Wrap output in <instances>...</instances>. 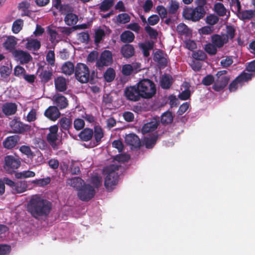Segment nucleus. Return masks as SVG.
<instances>
[{
    "instance_id": "f257e3e1",
    "label": "nucleus",
    "mask_w": 255,
    "mask_h": 255,
    "mask_svg": "<svg viewBox=\"0 0 255 255\" xmlns=\"http://www.w3.org/2000/svg\"><path fill=\"white\" fill-rule=\"evenodd\" d=\"M156 92L154 82L149 79H143L136 85L126 87L124 96H154Z\"/></svg>"
},
{
    "instance_id": "de8ad7c7",
    "label": "nucleus",
    "mask_w": 255,
    "mask_h": 255,
    "mask_svg": "<svg viewBox=\"0 0 255 255\" xmlns=\"http://www.w3.org/2000/svg\"><path fill=\"white\" fill-rule=\"evenodd\" d=\"M46 60L51 66H53L54 65L55 59L54 51L50 50L48 52L46 56Z\"/></svg>"
},
{
    "instance_id": "0e129e2a",
    "label": "nucleus",
    "mask_w": 255,
    "mask_h": 255,
    "mask_svg": "<svg viewBox=\"0 0 255 255\" xmlns=\"http://www.w3.org/2000/svg\"><path fill=\"white\" fill-rule=\"evenodd\" d=\"M233 63V59L230 56H227L225 59H222L220 62L221 66L225 68L229 67Z\"/></svg>"
},
{
    "instance_id": "6ab92c4d",
    "label": "nucleus",
    "mask_w": 255,
    "mask_h": 255,
    "mask_svg": "<svg viewBox=\"0 0 255 255\" xmlns=\"http://www.w3.org/2000/svg\"><path fill=\"white\" fill-rule=\"evenodd\" d=\"M104 136V132L101 127L96 126L94 128V137L96 140V142L91 144L88 147H93L96 146L101 141V139Z\"/></svg>"
},
{
    "instance_id": "4be33fe9",
    "label": "nucleus",
    "mask_w": 255,
    "mask_h": 255,
    "mask_svg": "<svg viewBox=\"0 0 255 255\" xmlns=\"http://www.w3.org/2000/svg\"><path fill=\"white\" fill-rule=\"evenodd\" d=\"M19 140L17 135H12L7 137L3 142L4 147L10 149L13 147Z\"/></svg>"
},
{
    "instance_id": "ea45409f",
    "label": "nucleus",
    "mask_w": 255,
    "mask_h": 255,
    "mask_svg": "<svg viewBox=\"0 0 255 255\" xmlns=\"http://www.w3.org/2000/svg\"><path fill=\"white\" fill-rule=\"evenodd\" d=\"M35 175L34 172L30 170H25L17 173L15 176L17 178H27L33 177Z\"/></svg>"
},
{
    "instance_id": "aec40b11",
    "label": "nucleus",
    "mask_w": 255,
    "mask_h": 255,
    "mask_svg": "<svg viewBox=\"0 0 255 255\" xmlns=\"http://www.w3.org/2000/svg\"><path fill=\"white\" fill-rule=\"evenodd\" d=\"M41 47L40 42L37 39H27L25 48L29 50L37 51Z\"/></svg>"
},
{
    "instance_id": "a211bd4d",
    "label": "nucleus",
    "mask_w": 255,
    "mask_h": 255,
    "mask_svg": "<svg viewBox=\"0 0 255 255\" xmlns=\"http://www.w3.org/2000/svg\"><path fill=\"white\" fill-rule=\"evenodd\" d=\"M55 89L57 91L63 92L67 89L66 79L63 77H58L54 80Z\"/></svg>"
},
{
    "instance_id": "c85d7f7f",
    "label": "nucleus",
    "mask_w": 255,
    "mask_h": 255,
    "mask_svg": "<svg viewBox=\"0 0 255 255\" xmlns=\"http://www.w3.org/2000/svg\"><path fill=\"white\" fill-rule=\"evenodd\" d=\"M173 120V114L167 111L164 112L161 117V122L162 124L168 125L172 123Z\"/></svg>"
},
{
    "instance_id": "8fccbe9b",
    "label": "nucleus",
    "mask_w": 255,
    "mask_h": 255,
    "mask_svg": "<svg viewBox=\"0 0 255 255\" xmlns=\"http://www.w3.org/2000/svg\"><path fill=\"white\" fill-rule=\"evenodd\" d=\"M177 31L180 34H188L189 29L188 26L184 23H180L177 26Z\"/></svg>"
},
{
    "instance_id": "72a5a7b5",
    "label": "nucleus",
    "mask_w": 255,
    "mask_h": 255,
    "mask_svg": "<svg viewBox=\"0 0 255 255\" xmlns=\"http://www.w3.org/2000/svg\"><path fill=\"white\" fill-rule=\"evenodd\" d=\"M55 104L61 109L65 108L68 103L65 97H54Z\"/></svg>"
},
{
    "instance_id": "6e6d98bb",
    "label": "nucleus",
    "mask_w": 255,
    "mask_h": 255,
    "mask_svg": "<svg viewBox=\"0 0 255 255\" xmlns=\"http://www.w3.org/2000/svg\"><path fill=\"white\" fill-rule=\"evenodd\" d=\"M159 16L157 14H152L147 18V22L150 25H155L159 21Z\"/></svg>"
},
{
    "instance_id": "37998d69",
    "label": "nucleus",
    "mask_w": 255,
    "mask_h": 255,
    "mask_svg": "<svg viewBox=\"0 0 255 255\" xmlns=\"http://www.w3.org/2000/svg\"><path fill=\"white\" fill-rule=\"evenodd\" d=\"M205 51L210 55H214L217 52V47L212 43H208L205 45Z\"/></svg>"
},
{
    "instance_id": "cd10ccee",
    "label": "nucleus",
    "mask_w": 255,
    "mask_h": 255,
    "mask_svg": "<svg viewBox=\"0 0 255 255\" xmlns=\"http://www.w3.org/2000/svg\"><path fill=\"white\" fill-rule=\"evenodd\" d=\"M78 20V16L72 13H67L64 18L66 24L69 26L76 24Z\"/></svg>"
},
{
    "instance_id": "412c9836",
    "label": "nucleus",
    "mask_w": 255,
    "mask_h": 255,
    "mask_svg": "<svg viewBox=\"0 0 255 255\" xmlns=\"http://www.w3.org/2000/svg\"><path fill=\"white\" fill-rule=\"evenodd\" d=\"M158 125V122L156 119H153L150 122L144 125L142 128L143 133H148L155 130Z\"/></svg>"
},
{
    "instance_id": "a18cd8bd",
    "label": "nucleus",
    "mask_w": 255,
    "mask_h": 255,
    "mask_svg": "<svg viewBox=\"0 0 255 255\" xmlns=\"http://www.w3.org/2000/svg\"><path fill=\"white\" fill-rule=\"evenodd\" d=\"M192 57L195 60L199 61H204L207 57L206 53L202 50H198L193 52Z\"/></svg>"
},
{
    "instance_id": "603ef678",
    "label": "nucleus",
    "mask_w": 255,
    "mask_h": 255,
    "mask_svg": "<svg viewBox=\"0 0 255 255\" xmlns=\"http://www.w3.org/2000/svg\"><path fill=\"white\" fill-rule=\"evenodd\" d=\"M133 71V68L130 64H125L122 67V73L125 76H129Z\"/></svg>"
},
{
    "instance_id": "2f4dec72",
    "label": "nucleus",
    "mask_w": 255,
    "mask_h": 255,
    "mask_svg": "<svg viewBox=\"0 0 255 255\" xmlns=\"http://www.w3.org/2000/svg\"><path fill=\"white\" fill-rule=\"evenodd\" d=\"M252 76L253 75L252 74L243 71L235 79L238 81V83H240V85H242L243 83L248 82L251 80Z\"/></svg>"
},
{
    "instance_id": "39448f33",
    "label": "nucleus",
    "mask_w": 255,
    "mask_h": 255,
    "mask_svg": "<svg viewBox=\"0 0 255 255\" xmlns=\"http://www.w3.org/2000/svg\"><path fill=\"white\" fill-rule=\"evenodd\" d=\"M118 169V165H113L107 168L104 172L107 174L105 185L108 190H113L117 184L118 176L116 171Z\"/></svg>"
},
{
    "instance_id": "20e7f679",
    "label": "nucleus",
    "mask_w": 255,
    "mask_h": 255,
    "mask_svg": "<svg viewBox=\"0 0 255 255\" xmlns=\"http://www.w3.org/2000/svg\"><path fill=\"white\" fill-rule=\"evenodd\" d=\"M206 13V11L202 10L200 7H185L183 10L182 15L187 20L197 22L202 19Z\"/></svg>"
},
{
    "instance_id": "338daca9",
    "label": "nucleus",
    "mask_w": 255,
    "mask_h": 255,
    "mask_svg": "<svg viewBox=\"0 0 255 255\" xmlns=\"http://www.w3.org/2000/svg\"><path fill=\"white\" fill-rule=\"evenodd\" d=\"M153 6L152 0H146L143 5V8L145 13L149 12Z\"/></svg>"
},
{
    "instance_id": "7ed1b4c3",
    "label": "nucleus",
    "mask_w": 255,
    "mask_h": 255,
    "mask_svg": "<svg viewBox=\"0 0 255 255\" xmlns=\"http://www.w3.org/2000/svg\"><path fill=\"white\" fill-rule=\"evenodd\" d=\"M101 178L95 175L92 177L90 183H83L78 190V196L82 201H88L92 199L95 195V188L101 183Z\"/></svg>"
},
{
    "instance_id": "7c9ffc66",
    "label": "nucleus",
    "mask_w": 255,
    "mask_h": 255,
    "mask_svg": "<svg viewBox=\"0 0 255 255\" xmlns=\"http://www.w3.org/2000/svg\"><path fill=\"white\" fill-rule=\"evenodd\" d=\"M93 131L90 128H85L79 133V137L84 141H88L93 136Z\"/></svg>"
},
{
    "instance_id": "9b49d317",
    "label": "nucleus",
    "mask_w": 255,
    "mask_h": 255,
    "mask_svg": "<svg viewBox=\"0 0 255 255\" xmlns=\"http://www.w3.org/2000/svg\"><path fill=\"white\" fill-rule=\"evenodd\" d=\"M38 76L39 78L40 82L43 84H45L51 80L53 76L52 70L50 68L47 69L42 68L39 70Z\"/></svg>"
},
{
    "instance_id": "e433bc0d",
    "label": "nucleus",
    "mask_w": 255,
    "mask_h": 255,
    "mask_svg": "<svg viewBox=\"0 0 255 255\" xmlns=\"http://www.w3.org/2000/svg\"><path fill=\"white\" fill-rule=\"evenodd\" d=\"M214 11L216 13L221 16H224L226 14V9L224 4L220 2L215 4L214 7Z\"/></svg>"
},
{
    "instance_id": "4468645a",
    "label": "nucleus",
    "mask_w": 255,
    "mask_h": 255,
    "mask_svg": "<svg viewBox=\"0 0 255 255\" xmlns=\"http://www.w3.org/2000/svg\"><path fill=\"white\" fill-rule=\"evenodd\" d=\"M44 115L50 120L55 121L60 117L61 114L55 106H50L45 111Z\"/></svg>"
},
{
    "instance_id": "2eb2a0df",
    "label": "nucleus",
    "mask_w": 255,
    "mask_h": 255,
    "mask_svg": "<svg viewBox=\"0 0 255 255\" xmlns=\"http://www.w3.org/2000/svg\"><path fill=\"white\" fill-rule=\"evenodd\" d=\"M17 45L16 39L14 36H9L3 43V47L8 51L13 53L16 50L15 47Z\"/></svg>"
},
{
    "instance_id": "393cba45",
    "label": "nucleus",
    "mask_w": 255,
    "mask_h": 255,
    "mask_svg": "<svg viewBox=\"0 0 255 255\" xmlns=\"http://www.w3.org/2000/svg\"><path fill=\"white\" fill-rule=\"evenodd\" d=\"M172 77L166 74H164L161 77V79L160 80V86L163 89H168L171 86L172 82Z\"/></svg>"
},
{
    "instance_id": "ddd939ff",
    "label": "nucleus",
    "mask_w": 255,
    "mask_h": 255,
    "mask_svg": "<svg viewBox=\"0 0 255 255\" xmlns=\"http://www.w3.org/2000/svg\"><path fill=\"white\" fill-rule=\"evenodd\" d=\"M211 42L217 48H220L224 46V44L227 43L228 39L225 37L223 35L214 34L211 36Z\"/></svg>"
},
{
    "instance_id": "a19ab883",
    "label": "nucleus",
    "mask_w": 255,
    "mask_h": 255,
    "mask_svg": "<svg viewBox=\"0 0 255 255\" xmlns=\"http://www.w3.org/2000/svg\"><path fill=\"white\" fill-rule=\"evenodd\" d=\"M235 29L233 26L227 25L226 26V33L223 34L225 37L227 38L228 42L229 39H232L235 36Z\"/></svg>"
},
{
    "instance_id": "6e6552de",
    "label": "nucleus",
    "mask_w": 255,
    "mask_h": 255,
    "mask_svg": "<svg viewBox=\"0 0 255 255\" xmlns=\"http://www.w3.org/2000/svg\"><path fill=\"white\" fill-rule=\"evenodd\" d=\"M4 169L8 173H11L20 165L19 159L12 155H8L4 159Z\"/></svg>"
},
{
    "instance_id": "3c124183",
    "label": "nucleus",
    "mask_w": 255,
    "mask_h": 255,
    "mask_svg": "<svg viewBox=\"0 0 255 255\" xmlns=\"http://www.w3.org/2000/svg\"><path fill=\"white\" fill-rule=\"evenodd\" d=\"M59 124L61 127L66 130H68L71 125L70 120L67 118H62L59 122Z\"/></svg>"
},
{
    "instance_id": "9d476101",
    "label": "nucleus",
    "mask_w": 255,
    "mask_h": 255,
    "mask_svg": "<svg viewBox=\"0 0 255 255\" xmlns=\"http://www.w3.org/2000/svg\"><path fill=\"white\" fill-rule=\"evenodd\" d=\"M58 127L57 125L51 126L49 128V133L47 135V139L53 148H56L60 141L58 139L57 132Z\"/></svg>"
},
{
    "instance_id": "864d4df0",
    "label": "nucleus",
    "mask_w": 255,
    "mask_h": 255,
    "mask_svg": "<svg viewBox=\"0 0 255 255\" xmlns=\"http://www.w3.org/2000/svg\"><path fill=\"white\" fill-rule=\"evenodd\" d=\"M145 30L149 35L150 38H156L158 33L156 29L150 27L149 25H147L145 27Z\"/></svg>"
},
{
    "instance_id": "09e8293b",
    "label": "nucleus",
    "mask_w": 255,
    "mask_h": 255,
    "mask_svg": "<svg viewBox=\"0 0 255 255\" xmlns=\"http://www.w3.org/2000/svg\"><path fill=\"white\" fill-rule=\"evenodd\" d=\"M139 47L142 50L144 56L145 57H148L149 55V50L152 48V45L150 43L148 44L140 43Z\"/></svg>"
},
{
    "instance_id": "4c0bfd02",
    "label": "nucleus",
    "mask_w": 255,
    "mask_h": 255,
    "mask_svg": "<svg viewBox=\"0 0 255 255\" xmlns=\"http://www.w3.org/2000/svg\"><path fill=\"white\" fill-rule=\"evenodd\" d=\"M179 8V3L175 0H171L169 3L168 12L171 15L176 14Z\"/></svg>"
},
{
    "instance_id": "473e14b6",
    "label": "nucleus",
    "mask_w": 255,
    "mask_h": 255,
    "mask_svg": "<svg viewBox=\"0 0 255 255\" xmlns=\"http://www.w3.org/2000/svg\"><path fill=\"white\" fill-rule=\"evenodd\" d=\"M252 76L253 75L252 74L243 71L235 79L238 81V83H240V85H242L243 83L248 82L251 80Z\"/></svg>"
},
{
    "instance_id": "5fc2aeb1",
    "label": "nucleus",
    "mask_w": 255,
    "mask_h": 255,
    "mask_svg": "<svg viewBox=\"0 0 255 255\" xmlns=\"http://www.w3.org/2000/svg\"><path fill=\"white\" fill-rule=\"evenodd\" d=\"M218 17L214 14H210L207 16L206 18V23L211 25H215L218 22Z\"/></svg>"
},
{
    "instance_id": "f8f14e48",
    "label": "nucleus",
    "mask_w": 255,
    "mask_h": 255,
    "mask_svg": "<svg viewBox=\"0 0 255 255\" xmlns=\"http://www.w3.org/2000/svg\"><path fill=\"white\" fill-rule=\"evenodd\" d=\"M13 55L18 59L22 64H27L32 59L30 54L21 50H16L14 51Z\"/></svg>"
},
{
    "instance_id": "79ce46f5",
    "label": "nucleus",
    "mask_w": 255,
    "mask_h": 255,
    "mask_svg": "<svg viewBox=\"0 0 255 255\" xmlns=\"http://www.w3.org/2000/svg\"><path fill=\"white\" fill-rule=\"evenodd\" d=\"M130 17L127 13L119 14L117 16V21L119 23L126 24L129 22Z\"/></svg>"
},
{
    "instance_id": "bb28decb",
    "label": "nucleus",
    "mask_w": 255,
    "mask_h": 255,
    "mask_svg": "<svg viewBox=\"0 0 255 255\" xmlns=\"http://www.w3.org/2000/svg\"><path fill=\"white\" fill-rule=\"evenodd\" d=\"M83 182V180L79 177H74L71 179H69L67 181L68 185L76 188L78 190L79 188L82 186Z\"/></svg>"
},
{
    "instance_id": "680f3d73",
    "label": "nucleus",
    "mask_w": 255,
    "mask_h": 255,
    "mask_svg": "<svg viewBox=\"0 0 255 255\" xmlns=\"http://www.w3.org/2000/svg\"><path fill=\"white\" fill-rule=\"evenodd\" d=\"M90 36L87 32H81L79 34L78 39L82 43H88Z\"/></svg>"
},
{
    "instance_id": "c756f323",
    "label": "nucleus",
    "mask_w": 255,
    "mask_h": 255,
    "mask_svg": "<svg viewBox=\"0 0 255 255\" xmlns=\"http://www.w3.org/2000/svg\"><path fill=\"white\" fill-rule=\"evenodd\" d=\"M114 0H104L100 3L99 9L103 12L108 11L114 6Z\"/></svg>"
},
{
    "instance_id": "0eeeda50",
    "label": "nucleus",
    "mask_w": 255,
    "mask_h": 255,
    "mask_svg": "<svg viewBox=\"0 0 255 255\" xmlns=\"http://www.w3.org/2000/svg\"><path fill=\"white\" fill-rule=\"evenodd\" d=\"M112 52L107 50L103 51L98 59L96 61V66L99 70H102L104 66H108L113 63Z\"/></svg>"
},
{
    "instance_id": "a878e982",
    "label": "nucleus",
    "mask_w": 255,
    "mask_h": 255,
    "mask_svg": "<svg viewBox=\"0 0 255 255\" xmlns=\"http://www.w3.org/2000/svg\"><path fill=\"white\" fill-rule=\"evenodd\" d=\"M17 109L16 106L14 103H6L3 105L2 111L6 115H11L14 114Z\"/></svg>"
},
{
    "instance_id": "423d86ee",
    "label": "nucleus",
    "mask_w": 255,
    "mask_h": 255,
    "mask_svg": "<svg viewBox=\"0 0 255 255\" xmlns=\"http://www.w3.org/2000/svg\"><path fill=\"white\" fill-rule=\"evenodd\" d=\"M90 71L88 67L85 64L78 63L75 69L76 79L81 83H86L89 80Z\"/></svg>"
},
{
    "instance_id": "774afa93",
    "label": "nucleus",
    "mask_w": 255,
    "mask_h": 255,
    "mask_svg": "<svg viewBox=\"0 0 255 255\" xmlns=\"http://www.w3.org/2000/svg\"><path fill=\"white\" fill-rule=\"evenodd\" d=\"M25 73L24 68L20 66H17L14 68V74L16 76H23Z\"/></svg>"
},
{
    "instance_id": "dca6fc26",
    "label": "nucleus",
    "mask_w": 255,
    "mask_h": 255,
    "mask_svg": "<svg viewBox=\"0 0 255 255\" xmlns=\"http://www.w3.org/2000/svg\"><path fill=\"white\" fill-rule=\"evenodd\" d=\"M121 53L124 58H129L134 56L135 48L132 45L126 44L121 47Z\"/></svg>"
},
{
    "instance_id": "1a4fd4ad",
    "label": "nucleus",
    "mask_w": 255,
    "mask_h": 255,
    "mask_svg": "<svg viewBox=\"0 0 255 255\" xmlns=\"http://www.w3.org/2000/svg\"><path fill=\"white\" fill-rule=\"evenodd\" d=\"M153 60L157 63L158 68L160 69L167 67L169 62L168 55L161 50H158L154 53Z\"/></svg>"
},
{
    "instance_id": "f03ea898",
    "label": "nucleus",
    "mask_w": 255,
    "mask_h": 255,
    "mask_svg": "<svg viewBox=\"0 0 255 255\" xmlns=\"http://www.w3.org/2000/svg\"><path fill=\"white\" fill-rule=\"evenodd\" d=\"M50 209V203L37 195L32 196L27 204L28 212L35 218L47 215Z\"/></svg>"
},
{
    "instance_id": "bf43d9fd",
    "label": "nucleus",
    "mask_w": 255,
    "mask_h": 255,
    "mask_svg": "<svg viewBox=\"0 0 255 255\" xmlns=\"http://www.w3.org/2000/svg\"><path fill=\"white\" fill-rule=\"evenodd\" d=\"M156 138L155 137H151V138H145L144 142L146 148H152L155 143Z\"/></svg>"
},
{
    "instance_id": "49530a36",
    "label": "nucleus",
    "mask_w": 255,
    "mask_h": 255,
    "mask_svg": "<svg viewBox=\"0 0 255 255\" xmlns=\"http://www.w3.org/2000/svg\"><path fill=\"white\" fill-rule=\"evenodd\" d=\"M156 10L162 19L167 17L168 12L164 6L162 5H159L156 6Z\"/></svg>"
},
{
    "instance_id": "c9c22d12",
    "label": "nucleus",
    "mask_w": 255,
    "mask_h": 255,
    "mask_svg": "<svg viewBox=\"0 0 255 255\" xmlns=\"http://www.w3.org/2000/svg\"><path fill=\"white\" fill-rule=\"evenodd\" d=\"M23 26V20L21 19H17L13 22L12 31L17 34L22 29Z\"/></svg>"
},
{
    "instance_id": "5701e85b",
    "label": "nucleus",
    "mask_w": 255,
    "mask_h": 255,
    "mask_svg": "<svg viewBox=\"0 0 255 255\" xmlns=\"http://www.w3.org/2000/svg\"><path fill=\"white\" fill-rule=\"evenodd\" d=\"M75 67L70 61L65 62L62 66V72L66 75L70 76L75 72Z\"/></svg>"
},
{
    "instance_id": "4d7b16f0",
    "label": "nucleus",
    "mask_w": 255,
    "mask_h": 255,
    "mask_svg": "<svg viewBox=\"0 0 255 255\" xmlns=\"http://www.w3.org/2000/svg\"><path fill=\"white\" fill-rule=\"evenodd\" d=\"M84 121L81 119L78 118L75 119L74 121V127L77 130L82 129L84 127Z\"/></svg>"
},
{
    "instance_id": "c03bdc74",
    "label": "nucleus",
    "mask_w": 255,
    "mask_h": 255,
    "mask_svg": "<svg viewBox=\"0 0 255 255\" xmlns=\"http://www.w3.org/2000/svg\"><path fill=\"white\" fill-rule=\"evenodd\" d=\"M105 35V32L103 29L101 28L97 29L95 33V43L96 44L99 43L101 42V41L103 39Z\"/></svg>"
},
{
    "instance_id": "052dcab7",
    "label": "nucleus",
    "mask_w": 255,
    "mask_h": 255,
    "mask_svg": "<svg viewBox=\"0 0 255 255\" xmlns=\"http://www.w3.org/2000/svg\"><path fill=\"white\" fill-rule=\"evenodd\" d=\"M11 72V69L9 68L8 66H2L0 68V73L1 77H6L8 76Z\"/></svg>"
},
{
    "instance_id": "f704fd0d",
    "label": "nucleus",
    "mask_w": 255,
    "mask_h": 255,
    "mask_svg": "<svg viewBox=\"0 0 255 255\" xmlns=\"http://www.w3.org/2000/svg\"><path fill=\"white\" fill-rule=\"evenodd\" d=\"M27 184L26 181H19L15 183L13 191L18 193L24 192L26 190Z\"/></svg>"
},
{
    "instance_id": "69168bd1",
    "label": "nucleus",
    "mask_w": 255,
    "mask_h": 255,
    "mask_svg": "<svg viewBox=\"0 0 255 255\" xmlns=\"http://www.w3.org/2000/svg\"><path fill=\"white\" fill-rule=\"evenodd\" d=\"M48 33L50 36V41L52 43H55L56 40V38L58 33L56 30L53 29L48 28Z\"/></svg>"
},
{
    "instance_id": "58836bf2",
    "label": "nucleus",
    "mask_w": 255,
    "mask_h": 255,
    "mask_svg": "<svg viewBox=\"0 0 255 255\" xmlns=\"http://www.w3.org/2000/svg\"><path fill=\"white\" fill-rule=\"evenodd\" d=\"M115 75V71L114 69L109 68L104 73V77L107 82H111L114 79Z\"/></svg>"
},
{
    "instance_id": "13d9d810",
    "label": "nucleus",
    "mask_w": 255,
    "mask_h": 255,
    "mask_svg": "<svg viewBox=\"0 0 255 255\" xmlns=\"http://www.w3.org/2000/svg\"><path fill=\"white\" fill-rule=\"evenodd\" d=\"M224 80V83L218 85L217 83H215L213 86V88L215 91H220L222 90L227 85L228 82L229 78L226 76H224L222 78Z\"/></svg>"
},
{
    "instance_id": "f3484780",
    "label": "nucleus",
    "mask_w": 255,
    "mask_h": 255,
    "mask_svg": "<svg viewBox=\"0 0 255 255\" xmlns=\"http://www.w3.org/2000/svg\"><path fill=\"white\" fill-rule=\"evenodd\" d=\"M125 142L133 147H138L140 144V141L138 137L133 133H130L126 136Z\"/></svg>"
},
{
    "instance_id": "b1692460",
    "label": "nucleus",
    "mask_w": 255,
    "mask_h": 255,
    "mask_svg": "<svg viewBox=\"0 0 255 255\" xmlns=\"http://www.w3.org/2000/svg\"><path fill=\"white\" fill-rule=\"evenodd\" d=\"M135 38L134 34L130 31L127 30L123 32L120 36L121 40L123 43L132 42Z\"/></svg>"
},
{
    "instance_id": "e2e57ef3",
    "label": "nucleus",
    "mask_w": 255,
    "mask_h": 255,
    "mask_svg": "<svg viewBox=\"0 0 255 255\" xmlns=\"http://www.w3.org/2000/svg\"><path fill=\"white\" fill-rule=\"evenodd\" d=\"M214 81V77L212 75H208L202 80V84L206 86H209L213 84Z\"/></svg>"
}]
</instances>
